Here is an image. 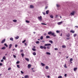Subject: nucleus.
Segmentation results:
<instances>
[{
	"label": "nucleus",
	"instance_id": "obj_2",
	"mask_svg": "<svg viewBox=\"0 0 78 78\" xmlns=\"http://www.w3.org/2000/svg\"><path fill=\"white\" fill-rule=\"evenodd\" d=\"M51 35L53 36H54V37H55V36H56V35H55L54 32L52 33Z\"/></svg>",
	"mask_w": 78,
	"mask_h": 78
},
{
	"label": "nucleus",
	"instance_id": "obj_53",
	"mask_svg": "<svg viewBox=\"0 0 78 78\" xmlns=\"http://www.w3.org/2000/svg\"><path fill=\"white\" fill-rule=\"evenodd\" d=\"M11 69V68H9L8 69V70H10Z\"/></svg>",
	"mask_w": 78,
	"mask_h": 78
},
{
	"label": "nucleus",
	"instance_id": "obj_43",
	"mask_svg": "<svg viewBox=\"0 0 78 78\" xmlns=\"http://www.w3.org/2000/svg\"><path fill=\"white\" fill-rule=\"evenodd\" d=\"M25 41H26V40H25L22 41V43H24V42H25Z\"/></svg>",
	"mask_w": 78,
	"mask_h": 78
},
{
	"label": "nucleus",
	"instance_id": "obj_19",
	"mask_svg": "<svg viewBox=\"0 0 78 78\" xmlns=\"http://www.w3.org/2000/svg\"><path fill=\"white\" fill-rule=\"evenodd\" d=\"M5 48H6V47H3L1 49H2V50H5Z\"/></svg>",
	"mask_w": 78,
	"mask_h": 78
},
{
	"label": "nucleus",
	"instance_id": "obj_12",
	"mask_svg": "<svg viewBox=\"0 0 78 78\" xmlns=\"http://www.w3.org/2000/svg\"><path fill=\"white\" fill-rule=\"evenodd\" d=\"M70 33H75V31L73 30H71L70 31Z\"/></svg>",
	"mask_w": 78,
	"mask_h": 78
},
{
	"label": "nucleus",
	"instance_id": "obj_23",
	"mask_svg": "<svg viewBox=\"0 0 78 78\" xmlns=\"http://www.w3.org/2000/svg\"><path fill=\"white\" fill-rule=\"evenodd\" d=\"M33 55H34V56H35L36 55V53L35 52H34L33 53Z\"/></svg>",
	"mask_w": 78,
	"mask_h": 78
},
{
	"label": "nucleus",
	"instance_id": "obj_8",
	"mask_svg": "<svg viewBox=\"0 0 78 78\" xmlns=\"http://www.w3.org/2000/svg\"><path fill=\"white\" fill-rule=\"evenodd\" d=\"M46 53L47 55H51V54L50 53L48 52H46Z\"/></svg>",
	"mask_w": 78,
	"mask_h": 78
},
{
	"label": "nucleus",
	"instance_id": "obj_48",
	"mask_svg": "<svg viewBox=\"0 0 78 78\" xmlns=\"http://www.w3.org/2000/svg\"><path fill=\"white\" fill-rule=\"evenodd\" d=\"M43 14L44 15H45V12H43Z\"/></svg>",
	"mask_w": 78,
	"mask_h": 78
},
{
	"label": "nucleus",
	"instance_id": "obj_64",
	"mask_svg": "<svg viewBox=\"0 0 78 78\" xmlns=\"http://www.w3.org/2000/svg\"><path fill=\"white\" fill-rule=\"evenodd\" d=\"M69 58V57L68 56H67L66 57V58H67H67Z\"/></svg>",
	"mask_w": 78,
	"mask_h": 78
},
{
	"label": "nucleus",
	"instance_id": "obj_20",
	"mask_svg": "<svg viewBox=\"0 0 78 78\" xmlns=\"http://www.w3.org/2000/svg\"><path fill=\"white\" fill-rule=\"evenodd\" d=\"M40 48L41 49H43V48H44V47L41 46H40Z\"/></svg>",
	"mask_w": 78,
	"mask_h": 78
},
{
	"label": "nucleus",
	"instance_id": "obj_51",
	"mask_svg": "<svg viewBox=\"0 0 78 78\" xmlns=\"http://www.w3.org/2000/svg\"><path fill=\"white\" fill-rule=\"evenodd\" d=\"M13 57H14V58H16V55H13Z\"/></svg>",
	"mask_w": 78,
	"mask_h": 78
},
{
	"label": "nucleus",
	"instance_id": "obj_22",
	"mask_svg": "<svg viewBox=\"0 0 78 78\" xmlns=\"http://www.w3.org/2000/svg\"><path fill=\"white\" fill-rule=\"evenodd\" d=\"M3 59H4V60H5L6 59V57L5 56H4L2 58Z\"/></svg>",
	"mask_w": 78,
	"mask_h": 78
},
{
	"label": "nucleus",
	"instance_id": "obj_54",
	"mask_svg": "<svg viewBox=\"0 0 78 78\" xmlns=\"http://www.w3.org/2000/svg\"><path fill=\"white\" fill-rule=\"evenodd\" d=\"M2 65H3V64H2V63H0V66H2Z\"/></svg>",
	"mask_w": 78,
	"mask_h": 78
},
{
	"label": "nucleus",
	"instance_id": "obj_1",
	"mask_svg": "<svg viewBox=\"0 0 78 78\" xmlns=\"http://www.w3.org/2000/svg\"><path fill=\"white\" fill-rule=\"evenodd\" d=\"M38 19L39 20H40V21H42V16H40L38 17Z\"/></svg>",
	"mask_w": 78,
	"mask_h": 78
},
{
	"label": "nucleus",
	"instance_id": "obj_31",
	"mask_svg": "<svg viewBox=\"0 0 78 78\" xmlns=\"http://www.w3.org/2000/svg\"><path fill=\"white\" fill-rule=\"evenodd\" d=\"M32 50H33V51H36V49H35V48H32Z\"/></svg>",
	"mask_w": 78,
	"mask_h": 78
},
{
	"label": "nucleus",
	"instance_id": "obj_36",
	"mask_svg": "<svg viewBox=\"0 0 78 78\" xmlns=\"http://www.w3.org/2000/svg\"><path fill=\"white\" fill-rule=\"evenodd\" d=\"M62 48H66V46L65 45H62Z\"/></svg>",
	"mask_w": 78,
	"mask_h": 78
},
{
	"label": "nucleus",
	"instance_id": "obj_27",
	"mask_svg": "<svg viewBox=\"0 0 78 78\" xmlns=\"http://www.w3.org/2000/svg\"><path fill=\"white\" fill-rule=\"evenodd\" d=\"M26 23H30V21L27 20H26Z\"/></svg>",
	"mask_w": 78,
	"mask_h": 78
},
{
	"label": "nucleus",
	"instance_id": "obj_30",
	"mask_svg": "<svg viewBox=\"0 0 78 78\" xmlns=\"http://www.w3.org/2000/svg\"><path fill=\"white\" fill-rule=\"evenodd\" d=\"M28 69H29V67H31V65L30 64H29L28 65Z\"/></svg>",
	"mask_w": 78,
	"mask_h": 78
},
{
	"label": "nucleus",
	"instance_id": "obj_46",
	"mask_svg": "<svg viewBox=\"0 0 78 78\" xmlns=\"http://www.w3.org/2000/svg\"><path fill=\"white\" fill-rule=\"evenodd\" d=\"M43 48L45 49H46V47H45V46L43 47Z\"/></svg>",
	"mask_w": 78,
	"mask_h": 78
},
{
	"label": "nucleus",
	"instance_id": "obj_29",
	"mask_svg": "<svg viewBox=\"0 0 78 78\" xmlns=\"http://www.w3.org/2000/svg\"><path fill=\"white\" fill-rule=\"evenodd\" d=\"M4 45L5 46H6V47H8V45L6 44V43L4 44Z\"/></svg>",
	"mask_w": 78,
	"mask_h": 78
},
{
	"label": "nucleus",
	"instance_id": "obj_33",
	"mask_svg": "<svg viewBox=\"0 0 78 78\" xmlns=\"http://www.w3.org/2000/svg\"><path fill=\"white\" fill-rule=\"evenodd\" d=\"M49 42L51 43V44H53V41H49Z\"/></svg>",
	"mask_w": 78,
	"mask_h": 78
},
{
	"label": "nucleus",
	"instance_id": "obj_3",
	"mask_svg": "<svg viewBox=\"0 0 78 78\" xmlns=\"http://www.w3.org/2000/svg\"><path fill=\"white\" fill-rule=\"evenodd\" d=\"M50 45H51V44H45L44 45V46H50Z\"/></svg>",
	"mask_w": 78,
	"mask_h": 78
},
{
	"label": "nucleus",
	"instance_id": "obj_35",
	"mask_svg": "<svg viewBox=\"0 0 78 78\" xmlns=\"http://www.w3.org/2000/svg\"><path fill=\"white\" fill-rule=\"evenodd\" d=\"M40 39H43V36H41V37H40Z\"/></svg>",
	"mask_w": 78,
	"mask_h": 78
},
{
	"label": "nucleus",
	"instance_id": "obj_55",
	"mask_svg": "<svg viewBox=\"0 0 78 78\" xmlns=\"http://www.w3.org/2000/svg\"><path fill=\"white\" fill-rule=\"evenodd\" d=\"M3 60L2 59L1 60V62H3Z\"/></svg>",
	"mask_w": 78,
	"mask_h": 78
},
{
	"label": "nucleus",
	"instance_id": "obj_52",
	"mask_svg": "<svg viewBox=\"0 0 78 78\" xmlns=\"http://www.w3.org/2000/svg\"><path fill=\"white\" fill-rule=\"evenodd\" d=\"M64 76H65V77H66V76H67V74H65Z\"/></svg>",
	"mask_w": 78,
	"mask_h": 78
},
{
	"label": "nucleus",
	"instance_id": "obj_10",
	"mask_svg": "<svg viewBox=\"0 0 78 78\" xmlns=\"http://www.w3.org/2000/svg\"><path fill=\"white\" fill-rule=\"evenodd\" d=\"M49 12V10H48L46 11V14H48Z\"/></svg>",
	"mask_w": 78,
	"mask_h": 78
},
{
	"label": "nucleus",
	"instance_id": "obj_13",
	"mask_svg": "<svg viewBox=\"0 0 78 78\" xmlns=\"http://www.w3.org/2000/svg\"><path fill=\"white\" fill-rule=\"evenodd\" d=\"M46 38L47 39H48V38H50V37L49 36H46Z\"/></svg>",
	"mask_w": 78,
	"mask_h": 78
},
{
	"label": "nucleus",
	"instance_id": "obj_62",
	"mask_svg": "<svg viewBox=\"0 0 78 78\" xmlns=\"http://www.w3.org/2000/svg\"><path fill=\"white\" fill-rule=\"evenodd\" d=\"M58 16L57 15H56V17H57Z\"/></svg>",
	"mask_w": 78,
	"mask_h": 78
},
{
	"label": "nucleus",
	"instance_id": "obj_26",
	"mask_svg": "<svg viewBox=\"0 0 78 78\" xmlns=\"http://www.w3.org/2000/svg\"><path fill=\"white\" fill-rule=\"evenodd\" d=\"M19 37L17 36L16 37H15V39H18Z\"/></svg>",
	"mask_w": 78,
	"mask_h": 78
},
{
	"label": "nucleus",
	"instance_id": "obj_45",
	"mask_svg": "<svg viewBox=\"0 0 78 78\" xmlns=\"http://www.w3.org/2000/svg\"><path fill=\"white\" fill-rule=\"evenodd\" d=\"M56 6H57V7L58 8V7H59V5L58 4H57Z\"/></svg>",
	"mask_w": 78,
	"mask_h": 78
},
{
	"label": "nucleus",
	"instance_id": "obj_34",
	"mask_svg": "<svg viewBox=\"0 0 78 78\" xmlns=\"http://www.w3.org/2000/svg\"><path fill=\"white\" fill-rule=\"evenodd\" d=\"M13 22H17V20H13Z\"/></svg>",
	"mask_w": 78,
	"mask_h": 78
},
{
	"label": "nucleus",
	"instance_id": "obj_50",
	"mask_svg": "<svg viewBox=\"0 0 78 78\" xmlns=\"http://www.w3.org/2000/svg\"><path fill=\"white\" fill-rule=\"evenodd\" d=\"M21 73L22 74H23V71H21Z\"/></svg>",
	"mask_w": 78,
	"mask_h": 78
},
{
	"label": "nucleus",
	"instance_id": "obj_7",
	"mask_svg": "<svg viewBox=\"0 0 78 78\" xmlns=\"http://www.w3.org/2000/svg\"><path fill=\"white\" fill-rule=\"evenodd\" d=\"M48 34H49V35H50V34H51H51H52V32L51 31H50L49 32H48Z\"/></svg>",
	"mask_w": 78,
	"mask_h": 78
},
{
	"label": "nucleus",
	"instance_id": "obj_57",
	"mask_svg": "<svg viewBox=\"0 0 78 78\" xmlns=\"http://www.w3.org/2000/svg\"><path fill=\"white\" fill-rule=\"evenodd\" d=\"M68 65L69 66H70V63H68Z\"/></svg>",
	"mask_w": 78,
	"mask_h": 78
},
{
	"label": "nucleus",
	"instance_id": "obj_63",
	"mask_svg": "<svg viewBox=\"0 0 78 78\" xmlns=\"http://www.w3.org/2000/svg\"><path fill=\"white\" fill-rule=\"evenodd\" d=\"M24 44H25V45H27V44L26 43H25Z\"/></svg>",
	"mask_w": 78,
	"mask_h": 78
},
{
	"label": "nucleus",
	"instance_id": "obj_42",
	"mask_svg": "<svg viewBox=\"0 0 78 78\" xmlns=\"http://www.w3.org/2000/svg\"><path fill=\"white\" fill-rule=\"evenodd\" d=\"M39 41H37L36 42V44H39Z\"/></svg>",
	"mask_w": 78,
	"mask_h": 78
},
{
	"label": "nucleus",
	"instance_id": "obj_14",
	"mask_svg": "<svg viewBox=\"0 0 78 78\" xmlns=\"http://www.w3.org/2000/svg\"><path fill=\"white\" fill-rule=\"evenodd\" d=\"M41 25H47V24L45 23H41Z\"/></svg>",
	"mask_w": 78,
	"mask_h": 78
},
{
	"label": "nucleus",
	"instance_id": "obj_9",
	"mask_svg": "<svg viewBox=\"0 0 78 78\" xmlns=\"http://www.w3.org/2000/svg\"><path fill=\"white\" fill-rule=\"evenodd\" d=\"M25 78H29V76L28 75H26L24 76Z\"/></svg>",
	"mask_w": 78,
	"mask_h": 78
},
{
	"label": "nucleus",
	"instance_id": "obj_18",
	"mask_svg": "<svg viewBox=\"0 0 78 78\" xmlns=\"http://www.w3.org/2000/svg\"><path fill=\"white\" fill-rule=\"evenodd\" d=\"M50 17L52 19H53V18L54 17V16H53V15H51L50 16Z\"/></svg>",
	"mask_w": 78,
	"mask_h": 78
},
{
	"label": "nucleus",
	"instance_id": "obj_32",
	"mask_svg": "<svg viewBox=\"0 0 78 78\" xmlns=\"http://www.w3.org/2000/svg\"><path fill=\"white\" fill-rule=\"evenodd\" d=\"M76 35H77L76 34H74V35H73L74 37H76Z\"/></svg>",
	"mask_w": 78,
	"mask_h": 78
},
{
	"label": "nucleus",
	"instance_id": "obj_40",
	"mask_svg": "<svg viewBox=\"0 0 78 78\" xmlns=\"http://www.w3.org/2000/svg\"><path fill=\"white\" fill-rule=\"evenodd\" d=\"M73 61V59L70 58V61Z\"/></svg>",
	"mask_w": 78,
	"mask_h": 78
},
{
	"label": "nucleus",
	"instance_id": "obj_61",
	"mask_svg": "<svg viewBox=\"0 0 78 78\" xmlns=\"http://www.w3.org/2000/svg\"><path fill=\"white\" fill-rule=\"evenodd\" d=\"M47 77H48V78H50V76H47Z\"/></svg>",
	"mask_w": 78,
	"mask_h": 78
},
{
	"label": "nucleus",
	"instance_id": "obj_17",
	"mask_svg": "<svg viewBox=\"0 0 78 78\" xmlns=\"http://www.w3.org/2000/svg\"><path fill=\"white\" fill-rule=\"evenodd\" d=\"M30 8H34V6L33 5H31L30 6Z\"/></svg>",
	"mask_w": 78,
	"mask_h": 78
},
{
	"label": "nucleus",
	"instance_id": "obj_15",
	"mask_svg": "<svg viewBox=\"0 0 78 78\" xmlns=\"http://www.w3.org/2000/svg\"><path fill=\"white\" fill-rule=\"evenodd\" d=\"M25 59L28 62H29V59L28 58H26Z\"/></svg>",
	"mask_w": 78,
	"mask_h": 78
},
{
	"label": "nucleus",
	"instance_id": "obj_6",
	"mask_svg": "<svg viewBox=\"0 0 78 78\" xmlns=\"http://www.w3.org/2000/svg\"><path fill=\"white\" fill-rule=\"evenodd\" d=\"M5 39H4V40H2L1 42V44H3V43H4V42H5Z\"/></svg>",
	"mask_w": 78,
	"mask_h": 78
},
{
	"label": "nucleus",
	"instance_id": "obj_44",
	"mask_svg": "<svg viewBox=\"0 0 78 78\" xmlns=\"http://www.w3.org/2000/svg\"><path fill=\"white\" fill-rule=\"evenodd\" d=\"M50 46H48L47 47V48H48V49H50Z\"/></svg>",
	"mask_w": 78,
	"mask_h": 78
},
{
	"label": "nucleus",
	"instance_id": "obj_37",
	"mask_svg": "<svg viewBox=\"0 0 78 78\" xmlns=\"http://www.w3.org/2000/svg\"><path fill=\"white\" fill-rule=\"evenodd\" d=\"M58 78H62V76H58Z\"/></svg>",
	"mask_w": 78,
	"mask_h": 78
},
{
	"label": "nucleus",
	"instance_id": "obj_58",
	"mask_svg": "<svg viewBox=\"0 0 78 78\" xmlns=\"http://www.w3.org/2000/svg\"><path fill=\"white\" fill-rule=\"evenodd\" d=\"M10 39H13V38L12 37L10 38Z\"/></svg>",
	"mask_w": 78,
	"mask_h": 78
},
{
	"label": "nucleus",
	"instance_id": "obj_24",
	"mask_svg": "<svg viewBox=\"0 0 78 78\" xmlns=\"http://www.w3.org/2000/svg\"><path fill=\"white\" fill-rule=\"evenodd\" d=\"M12 47V44H10L9 45V48H11Z\"/></svg>",
	"mask_w": 78,
	"mask_h": 78
},
{
	"label": "nucleus",
	"instance_id": "obj_60",
	"mask_svg": "<svg viewBox=\"0 0 78 78\" xmlns=\"http://www.w3.org/2000/svg\"><path fill=\"white\" fill-rule=\"evenodd\" d=\"M75 27H76V28H78V26H75Z\"/></svg>",
	"mask_w": 78,
	"mask_h": 78
},
{
	"label": "nucleus",
	"instance_id": "obj_25",
	"mask_svg": "<svg viewBox=\"0 0 78 78\" xmlns=\"http://www.w3.org/2000/svg\"><path fill=\"white\" fill-rule=\"evenodd\" d=\"M65 68H67V67L66 66V64H65L64 66Z\"/></svg>",
	"mask_w": 78,
	"mask_h": 78
},
{
	"label": "nucleus",
	"instance_id": "obj_21",
	"mask_svg": "<svg viewBox=\"0 0 78 78\" xmlns=\"http://www.w3.org/2000/svg\"><path fill=\"white\" fill-rule=\"evenodd\" d=\"M74 71H76V70H77V68H74Z\"/></svg>",
	"mask_w": 78,
	"mask_h": 78
},
{
	"label": "nucleus",
	"instance_id": "obj_28",
	"mask_svg": "<svg viewBox=\"0 0 78 78\" xmlns=\"http://www.w3.org/2000/svg\"><path fill=\"white\" fill-rule=\"evenodd\" d=\"M45 69H48V66H47L45 67Z\"/></svg>",
	"mask_w": 78,
	"mask_h": 78
},
{
	"label": "nucleus",
	"instance_id": "obj_56",
	"mask_svg": "<svg viewBox=\"0 0 78 78\" xmlns=\"http://www.w3.org/2000/svg\"><path fill=\"white\" fill-rule=\"evenodd\" d=\"M15 46V47H17V44H16Z\"/></svg>",
	"mask_w": 78,
	"mask_h": 78
},
{
	"label": "nucleus",
	"instance_id": "obj_11",
	"mask_svg": "<svg viewBox=\"0 0 78 78\" xmlns=\"http://www.w3.org/2000/svg\"><path fill=\"white\" fill-rule=\"evenodd\" d=\"M70 36V34H67L66 35V36L67 37H69Z\"/></svg>",
	"mask_w": 78,
	"mask_h": 78
},
{
	"label": "nucleus",
	"instance_id": "obj_4",
	"mask_svg": "<svg viewBox=\"0 0 78 78\" xmlns=\"http://www.w3.org/2000/svg\"><path fill=\"white\" fill-rule=\"evenodd\" d=\"M71 14L72 15V16H73L75 14V11H73L71 13Z\"/></svg>",
	"mask_w": 78,
	"mask_h": 78
},
{
	"label": "nucleus",
	"instance_id": "obj_39",
	"mask_svg": "<svg viewBox=\"0 0 78 78\" xmlns=\"http://www.w3.org/2000/svg\"><path fill=\"white\" fill-rule=\"evenodd\" d=\"M17 67H18V68H19V69H20V67L19 66V65H17Z\"/></svg>",
	"mask_w": 78,
	"mask_h": 78
},
{
	"label": "nucleus",
	"instance_id": "obj_41",
	"mask_svg": "<svg viewBox=\"0 0 78 78\" xmlns=\"http://www.w3.org/2000/svg\"><path fill=\"white\" fill-rule=\"evenodd\" d=\"M56 32L57 33H59V31L58 30H57L56 31Z\"/></svg>",
	"mask_w": 78,
	"mask_h": 78
},
{
	"label": "nucleus",
	"instance_id": "obj_5",
	"mask_svg": "<svg viewBox=\"0 0 78 78\" xmlns=\"http://www.w3.org/2000/svg\"><path fill=\"white\" fill-rule=\"evenodd\" d=\"M63 22L62 21L58 22L57 23L58 25H61V24H62V23Z\"/></svg>",
	"mask_w": 78,
	"mask_h": 78
},
{
	"label": "nucleus",
	"instance_id": "obj_16",
	"mask_svg": "<svg viewBox=\"0 0 78 78\" xmlns=\"http://www.w3.org/2000/svg\"><path fill=\"white\" fill-rule=\"evenodd\" d=\"M41 64L42 66H45V64H44L43 63H41Z\"/></svg>",
	"mask_w": 78,
	"mask_h": 78
},
{
	"label": "nucleus",
	"instance_id": "obj_38",
	"mask_svg": "<svg viewBox=\"0 0 78 78\" xmlns=\"http://www.w3.org/2000/svg\"><path fill=\"white\" fill-rule=\"evenodd\" d=\"M21 55L22 57H23V56H24V54H21Z\"/></svg>",
	"mask_w": 78,
	"mask_h": 78
},
{
	"label": "nucleus",
	"instance_id": "obj_47",
	"mask_svg": "<svg viewBox=\"0 0 78 78\" xmlns=\"http://www.w3.org/2000/svg\"><path fill=\"white\" fill-rule=\"evenodd\" d=\"M55 50H58V48H55Z\"/></svg>",
	"mask_w": 78,
	"mask_h": 78
},
{
	"label": "nucleus",
	"instance_id": "obj_49",
	"mask_svg": "<svg viewBox=\"0 0 78 78\" xmlns=\"http://www.w3.org/2000/svg\"><path fill=\"white\" fill-rule=\"evenodd\" d=\"M20 62H19V61H17L16 62V64H19Z\"/></svg>",
	"mask_w": 78,
	"mask_h": 78
},
{
	"label": "nucleus",
	"instance_id": "obj_59",
	"mask_svg": "<svg viewBox=\"0 0 78 78\" xmlns=\"http://www.w3.org/2000/svg\"><path fill=\"white\" fill-rule=\"evenodd\" d=\"M22 51H23V50H20V52H22Z\"/></svg>",
	"mask_w": 78,
	"mask_h": 78
}]
</instances>
